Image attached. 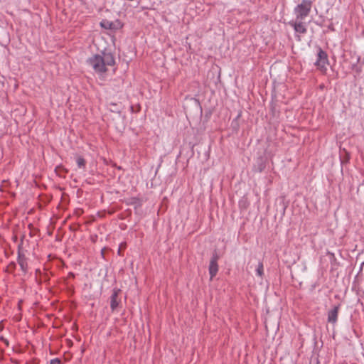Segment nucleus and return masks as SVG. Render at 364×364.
Segmentation results:
<instances>
[{"label": "nucleus", "instance_id": "obj_19", "mask_svg": "<svg viewBox=\"0 0 364 364\" xmlns=\"http://www.w3.org/2000/svg\"><path fill=\"white\" fill-rule=\"evenodd\" d=\"M1 330V328L0 327V331Z\"/></svg>", "mask_w": 364, "mask_h": 364}, {"label": "nucleus", "instance_id": "obj_18", "mask_svg": "<svg viewBox=\"0 0 364 364\" xmlns=\"http://www.w3.org/2000/svg\"><path fill=\"white\" fill-rule=\"evenodd\" d=\"M316 364H319V361H318V360H317Z\"/></svg>", "mask_w": 364, "mask_h": 364}, {"label": "nucleus", "instance_id": "obj_8", "mask_svg": "<svg viewBox=\"0 0 364 364\" xmlns=\"http://www.w3.org/2000/svg\"><path fill=\"white\" fill-rule=\"evenodd\" d=\"M339 308V305L335 306L332 309L328 311L327 318L328 323L335 324L337 322Z\"/></svg>", "mask_w": 364, "mask_h": 364}, {"label": "nucleus", "instance_id": "obj_6", "mask_svg": "<svg viewBox=\"0 0 364 364\" xmlns=\"http://www.w3.org/2000/svg\"><path fill=\"white\" fill-rule=\"evenodd\" d=\"M219 259V257L217 253H215L213 255L210 261L209 264V274L210 276V280L213 279V277L217 274L218 272V260Z\"/></svg>", "mask_w": 364, "mask_h": 364}, {"label": "nucleus", "instance_id": "obj_17", "mask_svg": "<svg viewBox=\"0 0 364 364\" xmlns=\"http://www.w3.org/2000/svg\"><path fill=\"white\" fill-rule=\"evenodd\" d=\"M4 340H5V338H4L3 336L0 337V341H1L3 342Z\"/></svg>", "mask_w": 364, "mask_h": 364}, {"label": "nucleus", "instance_id": "obj_11", "mask_svg": "<svg viewBox=\"0 0 364 364\" xmlns=\"http://www.w3.org/2000/svg\"><path fill=\"white\" fill-rule=\"evenodd\" d=\"M112 24L113 23L109 21H104L100 23L101 26L106 29H111Z\"/></svg>", "mask_w": 364, "mask_h": 364}, {"label": "nucleus", "instance_id": "obj_4", "mask_svg": "<svg viewBox=\"0 0 364 364\" xmlns=\"http://www.w3.org/2000/svg\"><path fill=\"white\" fill-rule=\"evenodd\" d=\"M303 20L304 19L295 18V20H291L288 23V24L294 28L295 38L297 41H301V36L307 33V26Z\"/></svg>", "mask_w": 364, "mask_h": 364}, {"label": "nucleus", "instance_id": "obj_10", "mask_svg": "<svg viewBox=\"0 0 364 364\" xmlns=\"http://www.w3.org/2000/svg\"><path fill=\"white\" fill-rule=\"evenodd\" d=\"M256 274L259 277L262 278L264 276V265L262 262H259L258 263L257 267L256 269Z\"/></svg>", "mask_w": 364, "mask_h": 364}, {"label": "nucleus", "instance_id": "obj_14", "mask_svg": "<svg viewBox=\"0 0 364 364\" xmlns=\"http://www.w3.org/2000/svg\"><path fill=\"white\" fill-rule=\"evenodd\" d=\"M125 246H126V243L122 242L120 244L119 247L118 249V252H117L119 255H122V253H121L122 248L125 247Z\"/></svg>", "mask_w": 364, "mask_h": 364}, {"label": "nucleus", "instance_id": "obj_15", "mask_svg": "<svg viewBox=\"0 0 364 364\" xmlns=\"http://www.w3.org/2000/svg\"><path fill=\"white\" fill-rule=\"evenodd\" d=\"M264 166L263 164H261V165L259 166V167L258 168V169L257 170V171H258V172H262V170L264 169Z\"/></svg>", "mask_w": 364, "mask_h": 364}, {"label": "nucleus", "instance_id": "obj_1", "mask_svg": "<svg viewBox=\"0 0 364 364\" xmlns=\"http://www.w3.org/2000/svg\"><path fill=\"white\" fill-rule=\"evenodd\" d=\"M87 63L96 73L103 75L109 67L114 65L115 58L111 53L103 52L102 55L97 54L88 58Z\"/></svg>", "mask_w": 364, "mask_h": 364}, {"label": "nucleus", "instance_id": "obj_2", "mask_svg": "<svg viewBox=\"0 0 364 364\" xmlns=\"http://www.w3.org/2000/svg\"><path fill=\"white\" fill-rule=\"evenodd\" d=\"M312 7V1L311 0H302L294 9V12L296 16L295 18L304 19L307 17Z\"/></svg>", "mask_w": 364, "mask_h": 364}, {"label": "nucleus", "instance_id": "obj_5", "mask_svg": "<svg viewBox=\"0 0 364 364\" xmlns=\"http://www.w3.org/2000/svg\"><path fill=\"white\" fill-rule=\"evenodd\" d=\"M18 257H17V262L20 266L21 271L26 274L28 270V259L26 257L25 254L22 251V247L21 245L18 247Z\"/></svg>", "mask_w": 364, "mask_h": 364}, {"label": "nucleus", "instance_id": "obj_16", "mask_svg": "<svg viewBox=\"0 0 364 364\" xmlns=\"http://www.w3.org/2000/svg\"><path fill=\"white\" fill-rule=\"evenodd\" d=\"M3 342L5 343V345H6V346H9V341H8L6 338H5V340H4V341H3Z\"/></svg>", "mask_w": 364, "mask_h": 364}, {"label": "nucleus", "instance_id": "obj_9", "mask_svg": "<svg viewBox=\"0 0 364 364\" xmlns=\"http://www.w3.org/2000/svg\"><path fill=\"white\" fill-rule=\"evenodd\" d=\"M76 163L79 168L85 169L86 167V161L82 156H76Z\"/></svg>", "mask_w": 364, "mask_h": 364}, {"label": "nucleus", "instance_id": "obj_12", "mask_svg": "<svg viewBox=\"0 0 364 364\" xmlns=\"http://www.w3.org/2000/svg\"><path fill=\"white\" fill-rule=\"evenodd\" d=\"M16 268V263L14 262H11L7 267L8 271L11 272Z\"/></svg>", "mask_w": 364, "mask_h": 364}, {"label": "nucleus", "instance_id": "obj_3", "mask_svg": "<svg viewBox=\"0 0 364 364\" xmlns=\"http://www.w3.org/2000/svg\"><path fill=\"white\" fill-rule=\"evenodd\" d=\"M329 64L328 55L320 46L317 48V56L314 63L316 68L321 73H326L327 70V65Z\"/></svg>", "mask_w": 364, "mask_h": 364}, {"label": "nucleus", "instance_id": "obj_7", "mask_svg": "<svg viewBox=\"0 0 364 364\" xmlns=\"http://www.w3.org/2000/svg\"><path fill=\"white\" fill-rule=\"evenodd\" d=\"M121 290L114 288L112 290V294L110 296V308L112 311H114L119 306V300L118 299L119 294Z\"/></svg>", "mask_w": 364, "mask_h": 364}, {"label": "nucleus", "instance_id": "obj_13", "mask_svg": "<svg viewBox=\"0 0 364 364\" xmlns=\"http://www.w3.org/2000/svg\"><path fill=\"white\" fill-rule=\"evenodd\" d=\"M50 364H61V361L59 358H53L50 360Z\"/></svg>", "mask_w": 364, "mask_h": 364}]
</instances>
